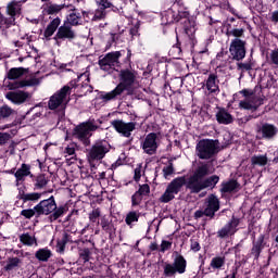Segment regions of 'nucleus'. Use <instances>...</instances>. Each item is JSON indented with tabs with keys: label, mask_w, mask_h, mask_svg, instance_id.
Instances as JSON below:
<instances>
[{
	"label": "nucleus",
	"mask_w": 278,
	"mask_h": 278,
	"mask_svg": "<svg viewBox=\"0 0 278 278\" xmlns=\"http://www.w3.org/2000/svg\"><path fill=\"white\" fill-rule=\"evenodd\" d=\"M238 227H240V218L232 215L229 222L217 231V238L225 240V238L236 236L238 233Z\"/></svg>",
	"instance_id": "ddd939ff"
},
{
	"label": "nucleus",
	"mask_w": 278,
	"mask_h": 278,
	"mask_svg": "<svg viewBox=\"0 0 278 278\" xmlns=\"http://www.w3.org/2000/svg\"><path fill=\"white\" fill-rule=\"evenodd\" d=\"M110 38L108 40L105 50L112 49V45H118V40H121V36H123V30L122 33H110L109 34Z\"/></svg>",
	"instance_id": "a18cd8bd"
},
{
	"label": "nucleus",
	"mask_w": 278,
	"mask_h": 278,
	"mask_svg": "<svg viewBox=\"0 0 278 278\" xmlns=\"http://www.w3.org/2000/svg\"><path fill=\"white\" fill-rule=\"evenodd\" d=\"M258 131L262 134V138L270 140L274 136H277L278 129L275 125L265 123L260 127Z\"/></svg>",
	"instance_id": "c85d7f7f"
},
{
	"label": "nucleus",
	"mask_w": 278,
	"mask_h": 278,
	"mask_svg": "<svg viewBox=\"0 0 278 278\" xmlns=\"http://www.w3.org/2000/svg\"><path fill=\"white\" fill-rule=\"evenodd\" d=\"M220 80L218 79V74L210 73L207 79L205 80V88L211 94H219L220 93Z\"/></svg>",
	"instance_id": "6ab92c4d"
},
{
	"label": "nucleus",
	"mask_w": 278,
	"mask_h": 278,
	"mask_svg": "<svg viewBox=\"0 0 278 278\" xmlns=\"http://www.w3.org/2000/svg\"><path fill=\"white\" fill-rule=\"evenodd\" d=\"M17 199L23 201V203H38L39 199H42V193L40 192H25V187L18 189Z\"/></svg>",
	"instance_id": "5701e85b"
},
{
	"label": "nucleus",
	"mask_w": 278,
	"mask_h": 278,
	"mask_svg": "<svg viewBox=\"0 0 278 278\" xmlns=\"http://www.w3.org/2000/svg\"><path fill=\"white\" fill-rule=\"evenodd\" d=\"M21 216H23L24 218H26L27 220H31V218H34V216L36 218H40V213L38 211V206L37 204L33 207V208H25L21 211Z\"/></svg>",
	"instance_id": "e433bc0d"
},
{
	"label": "nucleus",
	"mask_w": 278,
	"mask_h": 278,
	"mask_svg": "<svg viewBox=\"0 0 278 278\" xmlns=\"http://www.w3.org/2000/svg\"><path fill=\"white\" fill-rule=\"evenodd\" d=\"M25 73H27V70L25 67H12L7 73V79H10V81L21 79V77H23Z\"/></svg>",
	"instance_id": "72a5a7b5"
},
{
	"label": "nucleus",
	"mask_w": 278,
	"mask_h": 278,
	"mask_svg": "<svg viewBox=\"0 0 278 278\" xmlns=\"http://www.w3.org/2000/svg\"><path fill=\"white\" fill-rule=\"evenodd\" d=\"M12 220V216H10V213H3L1 217L2 223H10Z\"/></svg>",
	"instance_id": "774afa93"
},
{
	"label": "nucleus",
	"mask_w": 278,
	"mask_h": 278,
	"mask_svg": "<svg viewBox=\"0 0 278 278\" xmlns=\"http://www.w3.org/2000/svg\"><path fill=\"white\" fill-rule=\"evenodd\" d=\"M96 3L101 8L102 10H110L111 12H115L116 14H121V10H123V7L116 4L112 0H96Z\"/></svg>",
	"instance_id": "cd10ccee"
},
{
	"label": "nucleus",
	"mask_w": 278,
	"mask_h": 278,
	"mask_svg": "<svg viewBox=\"0 0 278 278\" xmlns=\"http://www.w3.org/2000/svg\"><path fill=\"white\" fill-rule=\"evenodd\" d=\"M68 97H71V87L66 85L50 97L48 102L49 110H58L61 105H66L68 103Z\"/></svg>",
	"instance_id": "9b49d317"
},
{
	"label": "nucleus",
	"mask_w": 278,
	"mask_h": 278,
	"mask_svg": "<svg viewBox=\"0 0 278 278\" xmlns=\"http://www.w3.org/2000/svg\"><path fill=\"white\" fill-rule=\"evenodd\" d=\"M119 83L110 92L101 91L99 99L103 103H110V101H116L123 92H126L127 97H131L135 92L134 84H136V70L125 68L121 70L118 74Z\"/></svg>",
	"instance_id": "f03ea898"
},
{
	"label": "nucleus",
	"mask_w": 278,
	"mask_h": 278,
	"mask_svg": "<svg viewBox=\"0 0 278 278\" xmlns=\"http://www.w3.org/2000/svg\"><path fill=\"white\" fill-rule=\"evenodd\" d=\"M112 146L105 140L96 141L89 150H87V162L91 168H97L99 162L110 153Z\"/></svg>",
	"instance_id": "39448f33"
},
{
	"label": "nucleus",
	"mask_w": 278,
	"mask_h": 278,
	"mask_svg": "<svg viewBox=\"0 0 278 278\" xmlns=\"http://www.w3.org/2000/svg\"><path fill=\"white\" fill-rule=\"evenodd\" d=\"M137 192L143 197H149V194H151V187L149 184L140 185Z\"/></svg>",
	"instance_id": "603ef678"
},
{
	"label": "nucleus",
	"mask_w": 278,
	"mask_h": 278,
	"mask_svg": "<svg viewBox=\"0 0 278 278\" xmlns=\"http://www.w3.org/2000/svg\"><path fill=\"white\" fill-rule=\"evenodd\" d=\"M226 36H232V38H238L240 40V38L244 37V28H233L231 27V24H228L226 29Z\"/></svg>",
	"instance_id": "4c0bfd02"
},
{
	"label": "nucleus",
	"mask_w": 278,
	"mask_h": 278,
	"mask_svg": "<svg viewBox=\"0 0 278 278\" xmlns=\"http://www.w3.org/2000/svg\"><path fill=\"white\" fill-rule=\"evenodd\" d=\"M81 18L86 21V23H89L92 21L93 12L92 11H81Z\"/></svg>",
	"instance_id": "680f3d73"
},
{
	"label": "nucleus",
	"mask_w": 278,
	"mask_h": 278,
	"mask_svg": "<svg viewBox=\"0 0 278 278\" xmlns=\"http://www.w3.org/2000/svg\"><path fill=\"white\" fill-rule=\"evenodd\" d=\"M225 256H215L211 260L210 266L214 270H222L225 266Z\"/></svg>",
	"instance_id": "79ce46f5"
},
{
	"label": "nucleus",
	"mask_w": 278,
	"mask_h": 278,
	"mask_svg": "<svg viewBox=\"0 0 278 278\" xmlns=\"http://www.w3.org/2000/svg\"><path fill=\"white\" fill-rule=\"evenodd\" d=\"M237 68L241 71V73H247L248 71H253V63L251 60L247 63H238Z\"/></svg>",
	"instance_id": "8fccbe9b"
},
{
	"label": "nucleus",
	"mask_w": 278,
	"mask_h": 278,
	"mask_svg": "<svg viewBox=\"0 0 278 278\" xmlns=\"http://www.w3.org/2000/svg\"><path fill=\"white\" fill-rule=\"evenodd\" d=\"M7 14L16 18V16L21 15V1L12 0L7 5Z\"/></svg>",
	"instance_id": "473e14b6"
},
{
	"label": "nucleus",
	"mask_w": 278,
	"mask_h": 278,
	"mask_svg": "<svg viewBox=\"0 0 278 278\" xmlns=\"http://www.w3.org/2000/svg\"><path fill=\"white\" fill-rule=\"evenodd\" d=\"M140 25L139 24H136L134 27H131L129 29V34L131 35V38L135 39V38H138V36H140Z\"/></svg>",
	"instance_id": "052dcab7"
},
{
	"label": "nucleus",
	"mask_w": 278,
	"mask_h": 278,
	"mask_svg": "<svg viewBox=\"0 0 278 278\" xmlns=\"http://www.w3.org/2000/svg\"><path fill=\"white\" fill-rule=\"evenodd\" d=\"M52 255L53 253L48 248H41L35 253V257L38 260V262H49Z\"/></svg>",
	"instance_id": "f704fd0d"
},
{
	"label": "nucleus",
	"mask_w": 278,
	"mask_h": 278,
	"mask_svg": "<svg viewBox=\"0 0 278 278\" xmlns=\"http://www.w3.org/2000/svg\"><path fill=\"white\" fill-rule=\"evenodd\" d=\"M90 254L89 248H78V255L84 262H90Z\"/></svg>",
	"instance_id": "de8ad7c7"
},
{
	"label": "nucleus",
	"mask_w": 278,
	"mask_h": 278,
	"mask_svg": "<svg viewBox=\"0 0 278 278\" xmlns=\"http://www.w3.org/2000/svg\"><path fill=\"white\" fill-rule=\"evenodd\" d=\"M20 242H22V244H24L25 247H34L37 240L36 237H31L29 232H26L20 236Z\"/></svg>",
	"instance_id": "c03bdc74"
},
{
	"label": "nucleus",
	"mask_w": 278,
	"mask_h": 278,
	"mask_svg": "<svg viewBox=\"0 0 278 278\" xmlns=\"http://www.w3.org/2000/svg\"><path fill=\"white\" fill-rule=\"evenodd\" d=\"M238 190H240V182L235 178H230L222 182L219 192H222V194H233V192H238Z\"/></svg>",
	"instance_id": "b1692460"
},
{
	"label": "nucleus",
	"mask_w": 278,
	"mask_h": 278,
	"mask_svg": "<svg viewBox=\"0 0 278 278\" xmlns=\"http://www.w3.org/2000/svg\"><path fill=\"white\" fill-rule=\"evenodd\" d=\"M142 199H144V195H141L138 191H136L131 195V207H138V205L142 203Z\"/></svg>",
	"instance_id": "09e8293b"
},
{
	"label": "nucleus",
	"mask_w": 278,
	"mask_h": 278,
	"mask_svg": "<svg viewBox=\"0 0 278 278\" xmlns=\"http://www.w3.org/2000/svg\"><path fill=\"white\" fill-rule=\"evenodd\" d=\"M53 35L54 37L52 39L55 41L58 47H60L65 40H67V42H73V40L77 38V33H75L73 26L67 24L62 25V20L60 17H54L52 21H50L43 30L42 40L49 41Z\"/></svg>",
	"instance_id": "7ed1b4c3"
},
{
	"label": "nucleus",
	"mask_w": 278,
	"mask_h": 278,
	"mask_svg": "<svg viewBox=\"0 0 278 278\" xmlns=\"http://www.w3.org/2000/svg\"><path fill=\"white\" fill-rule=\"evenodd\" d=\"M203 216H206L207 218H210V213H207V211L205 208L195 211L193 218L195 220H199V218H203Z\"/></svg>",
	"instance_id": "13d9d810"
},
{
	"label": "nucleus",
	"mask_w": 278,
	"mask_h": 278,
	"mask_svg": "<svg viewBox=\"0 0 278 278\" xmlns=\"http://www.w3.org/2000/svg\"><path fill=\"white\" fill-rule=\"evenodd\" d=\"M64 153H67V155H75V146L70 144L65 148Z\"/></svg>",
	"instance_id": "338daca9"
},
{
	"label": "nucleus",
	"mask_w": 278,
	"mask_h": 278,
	"mask_svg": "<svg viewBox=\"0 0 278 278\" xmlns=\"http://www.w3.org/2000/svg\"><path fill=\"white\" fill-rule=\"evenodd\" d=\"M245 100L239 102L241 110H250V112H257L260 105H264V98L255 96V91L251 89H243L239 91Z\"/></svg>",
	"instance_id": "9d476101"
},
{
	"label": "nucleus",
	"mask_w": 278,
	"mask_h": 278,
	"mask_svg": "<svg viewBox=\"0 0 278 278\" xmlns=\"http://www.w3.org/2000/svg\"><path fill=\"white\" fill-rule=\"evenodd\" d=\"M190 242L191 251H193L194 253H199V251H201V244L199 243V241L191 239Z\"/></svg>",
	"instance_id": "0e129e2a"
},
{
	"label": "nucleus",
	"mask_w": 278,
	"mask_h": 278,
	"mask_svg": "<svg viewBox=\"0 0 278 278\" xmlns=\"http://www.w3.org/2000/svg\"><path fill=\"white\" fill-rule=\"evenodd\" d=\"M111 125L115 131H117V134H122L124 138H131V131H136L135 122L125 123L123 119H114L111 122Z\"/></svg>",
	"instance_id": "4468645a"
},
{
	"label": "nucleus",
	"mask_w": 278,
	"mask_h": 278,
	"mask_svg": "<svg viewBox=\"0 0 278 278\" xmlns=\"http://www.w3.org/2000/svg\"><path fill=\"white\" fill-rule=\"evenodd\" d=\"M106 14L108 13L102 8L97 9L93 12L92 21H103V18H105Z\"/></svg>",
	"instance_id": "3c124183"
},
{
	"label": "nucleus",
	"mask_w": 278,
	"mask_h": 278,
	"mask_svg": "<svg viewBox=\"0 0 278 278\" xmlns=\"http://www.w3.org/2000/svg\"><path fill=\"white\" fill-rule=\"evenodd\" d=\"M97 129H99V126L94 125V119H89L78 124L73 129V137L76 138V140H79L84 147H90V138L92 137L91 131H97Z\"/></svg>",
	"instance_id": "0eeeda50"
},
{
	"label": "nucleus",
	"mask_w": 278,
	"mask_h": 278,
	"mask_svg": "<svg viewBox=\"0 0 278 278\" xmlns=\"http://www.w3.org/2000/svg\"><path fill=\"white\" fill-rule=\"evenodd\" d=\"M268 164V156L266 154L253 155L251 157V165L255 166H266Z\"/></svg>",
	"instance_id": "58836bf2"
},
{
	"label": "nucleus",
	"mask_w": 278,
	"mask_h": 278,
	"mask_svg": "<svg viewBox=\"0 0 278 278\" xmlns=\"http://www.w3.org/2000/svg\"><path fill=\"white\" fill-rule=\"evenodd\" d=\"M4 97L14 105H23V103H26V101H29V99H31V94L23 90L9 91L5 93Z\"/></svg>",
	"instance_id": "f3484780"
},
{
	"label": "nucleus",
	"mask_w": 278,
	"mask_h": 278,
	"mask_svg": "<svg viewBox=\"0 0 278 278\" xmlns=\"http://www.w3.org/2000/svg\"><path fill=\"white\" fill-rule=\"evenodd\" d=\"M177 42L169 49L168 55L174 60H179L181 58V42L179 41V36L176 33Z\"/></svg>",
	"instance_id": "c9c22d12"
},
{
	"label": "nucleus",
	"mask_w": 278,
	"mask_h": 278,
	"mask_svg": "<svg viewBox=\"0 0 278 278\" xmlns=\"http://www.w3.org/2000/svg\"><path fill=\"white\" fill-rule=\"evenodd\" d=\"M79 244V241H73V236L68 232H63L62 238L56 240V253L64 255L66 251V245L70 244Z\"/></svg>",
	"instance_id": "4be33fe9"
},
{
	"label": "nucleus",
	"mask_w": 278,
	"mask_h": 278,
	"mask_svg": "<svg viewBox=\"0 0 278 278\" xmlns=\"http://www.w3.org/2000/svg\"><path fill=\"white\" fill-rule=\"evenodd\" d=\"M212 175L210 164L202 163L188 179H186V176L174 178L167 185L165 192L161 195L159 201L161 203H170V201L175 199V194L181 192L184 186L190 190L191 194H199V192L207 190V188L214 190L218 181H220V177L218 175Z\"/></svg>",
	"instance_id": "f257e3e1"
},
{
	"label": "nucleus",
	"mask_w": 278,
	"mask_h": 278,
	"mask_svg": "<svg viewBox=\"0 0 278 278\" xmlns=\"http://www.w3.org/2000/svg\"><path fill=\"white\" fill-rule=\"evenodd\" d=\"M40 84V80L38 78H29V79H23V80H16L14 83L9 81L7 83L8 90H20V88H27L31 86H38Z\"/></svg>",
	"instance_id": "aec40b11"
},
{
	"label": "nucleus",
	"mask_w": 278,
	"mask_h": 278,
	"mask_svg": "<svg viewBox=\"0 0 278 278\" xmlns=\"http://www.w3.org/2000/svg\"><path fill=\"white\" fill-rule=\"evenodd\" d=\"M170 86L174 90H177L184 86V79L181 77H176L170 80Z\"/></svg>",
	"instance_id": "4d7b16f0"
},
{
	"label": "nucleus",
	"mask_w": 278,
	"mask_h": 278,
	"mask_svg": "<svg viewBox=\"0 0 278 278\" xmlns=\"http://www.w3.org/2000/svg\"><path fill=\"white\" fill-rule=\"evenodd\" d=\"M30 179L34 184V190H42L47 188L49 184V178L47 174H38V175H30Z\"/></svg>",
	"instance_id": "a878e982"
},
{
	"label": "nucleus",
	"mask_w": 278,
	"mask_h": 278,
	"mask_svg": "<svg viewBox=\"0 0 278 278\" xmlns=\"http://www.w3.org/2000/svg\"><path fill=\"white\" fill-rule=\"evenodd\" d=\"M31 165L23 163L15 173V181L20 184V181H25V177L31 178Z\"/></svg>",
	"instance_id": "bb28decb"
},
{
	"label": "nucleus",
	"mask_w": 278,
	"mask_h": 278,
	"mask_svg": "<svg viewBox=\"0 0 278 278\" xmlns=\"http://www.w3.org/2000/svg\"><path fill=\"white\" fill-rule=\"evenodd\" d=\"M166 16L170 17V20H167V23H190V12L186 9H179L177 15L175 12H168Z\"/></svg>",
	"instance_id": "412c9836"
},
{
	"label": "nucleus",
	"mask_w": 278,
	"mask_h": 278,
	"mask_svg": "<svg viewBox=\"0 0 278 278\" xmlns=\"http://www.w3.org/2000/svg\"><path fill=\"white\" fill-rule=\"evenodd\" d=\"M125 55V50L113 51L106 53L102 59H99L98 66L100 71L112 75L116 71V66H121V58Z\"/></svg>",
	"instance_id": "6e6552de"
},
{
	"label": "nucleus",
	"mask_w": 278,
	"mask_h": 278,
	"mask_svg": "<svg viewBox=\"0 0 278 278\" xmlns=\"http://www.w3.org/2000/svg\"><path fill=\"white\" fill-rule=\"evenodd\" d=\"M138 220H140V213L136 211H130L125 217V223L128 227H134V223H138Z\"/></svg>",
	"instance_id": "37998d69"
},
{
	"label": "nucleus",
	"mask_w": 278,
	"mask_h": 278,
	"mask_svg": "<svg viewBox=\"0 0 278 278\" xmlns=\"http://www.w3.org/2000/svg\"><path fill=\"white\" fill-rule=\"evenodd\" d=\"M268 247V236L261 233L257 239H253L252 241V248H251V256L254 257V260H260V255H262V252L264 249Z\"/></svg>",
	"instance_id": "2eb2a0df"
},
{
	"label": "nucleus",
	"mask_w": 278,
	"mask_h": 278,
	"mask_svg": "<svg viewBox=\"0 0 278 278\" xmlns=\"http://www.w3.org/2000/svg\"><path fill=\"white\" fill-rule=\"evenodd\" d=\"M14 23H16V17H5L3 13L0 12V27L2 29H10Z\"/></svg>",
	"instance_id": "ea45409f"
},
{
	"label": "nucleus",
	"mask_w": 278,
	"mask_h": 278,
	"mask_svg": "<svg viewBox=\"0 0 278 278\" xmlns=\"http://www.w3.org/2000/svg\"><path fill=\"white\" fill-rule=\"evenodd\" d=\"M101 217V208H94L89 213L90 223H97Z\"/></svg>",
	"instance_id": "864d4df0"
},
{
	"label": "nucleus",
	"mask_w": 278,
	"mask_h": 278,
	"mask_svg": "<svg viewBox=\"0 0 278 278\" xmlns=\"http://www.w3.org/2000/svg\"><path fill=\"white\" fill-rule=\"evenodd\" d=\"M37 205V211L39 212V216H48V219L51 223H55V220H60L67 212L68 205L61 204L58 206L55 202V197L51 195L46 200H41Z\"/></svg>",
	"instance_id": "20e7f679"
},
{
	"label": "nucleus",
	"mask_w": 278,
	"mask_h": 278,
	"mask_svg": "<svg viewBox=\"0 0 278 278\" xmlns=\"http://www.w3.org/2000/svg\"><path fill=\"white\" fill-rule=\"evenodd\" d=\"M229 53L236 62H242L247 58V40L235 38L229 46Z\"/></svg>",
	"instance_id": "f8f14e48"
},
{
	"label": "nucleus",
	"mask_w": 278,
	"mask_h": 278,
	"mask_svg": "<svg viewBox=\"0 0 278 278\" xmlns=\"http://www.w3.org/2000/svg\"><path fill=\"white\" fill-rule=\"evenodd\" d=\"M64 8H66V4H50L46 10V14L50 16L53 14H60Z\"/></svg>",
	"instance_id": "49530a36"
},
{
	"label": "nucleus",
	"mask_w": 278,
	"mask_h": 278,
	"mask_svg": "<svg viewBox=\"0 0 278 278\" xmlns=\"http://www.w3.org/2000/svg\"><path fill=\"white\" fill-rule=\"evenodd\" d=\"M157 134L155 132L148 134L141 144V149H143L147 155H155L157 153Z\"/></svg>",
	"instance_id": "dca6fc26"
},
{
	"label": "nucleus",
	"mask_w": 278,
	"mask_h": 278,
	"mask_svg": "<svg viewBox=\"0 0 278 278\" xmlns=\"http://www.w3.org/2000/svg\"><path fill=\"white\" fill-rule=\"evenodd\" d=\"M199 160H214L220 152L218 139H201L195 147Z\"/></svg>",
	"instance_id": "423d86ee"
},
{
	"label": "nucleus",
	"mask_w": 278,
	"mask_h": 278,
	"mask_svg": "<svg viewBox=\"0 0 278 278\" xmlns=\"http://www.w3.org/2000/svg\"><path fill=\"white\" fill-rule=\"evenodd\" d=\"M270 62H271V64H275V66H278V49L271 51Z\"/></svg>",
	"instance_id": "69168bd1"
},
{
	"label": "nucleus",
	"mask_w": 278,
	"mask_h": 278,
	"mask_svg": "<svg viewBox=\"0 0 278 278\" xmlns=\"http://www.w3.org/2000/svg\"><path fill=\"white\" fill-rule=\"evenodd\" d=\"M10 140H12V135H10V132L0 131V147H4Z\"/></svg>",
	"instance_id": "5fc2aeb1"
},
{
	"label": "nucleus",
	"mask_w": 278,
	"mask_h": 278,
	"mask_svg": "<svg viewBox=\"0 0 278 278\" xmlns=\"http://www.w3.org/2000/svg\"><path fill=\"white\" fill-rule=\"evenodd\" d=\"M175 173V167L173 166V161L168 162V166L163 167V175L164 177H170Z\"/></svg>",
	"instance_id": "6e6d98bb"
},
{
	"label": "nucleus",
	"mask_w": 278,
	"mask_h": 278,
	"mask_svg": "<svg viewBox=\"0 0 278 278\" xmlns=\"http://www.w3.org/2000/svg\"><path fill=\"white\" fill-rule=\"evenodd\" d=\"M174 261L173 264L166 263L164 266L165 277H175V275H184L186 268H188V261L179 252L175 251L173 253Z\"/></svg>",
	"instance_id": "1a4fd4ad"
},
{
	"label": "nucleus",
	"mask_w": 278,
	"mask_h": 278,
	"mask_svg": "<svg viewBox=\"0 0 278 278\" xmlns=\"http://www.w3.org/2000/svg\"><path fill=\"white\" fill-rule=\"evenodd\" d=\"M14 109L8 104L0 105V121H7L10 116H14Z\"/></svg>",
	"instance_id": "a19ab883"
},
{
	"label": "nucleus",
	"mask_w": 278,
	"mask_h": 278,
	"mask_svg": "<svg viewBox=\"0 0 278 278\" xmlns=\"http://www.w3.org/2000/svg\"><path fill=\"white\" fill-rule=\"evenodd\" d=\"M142 177V165H139L135 168L134 179L135 181H140Z\"/></svg>",
	"instance_id": "e2e57ef3"
},
{
	"label": "nucleus",
	"mask_w": 278,
	"mask_h": 278,
	"mask_svg": "<svg viewBox=\"0 0 278 278\" xmlns=\"http://www.w3.org/2000/svg\"><path fill=\"white\" fill-rule=\"evenodd\" d=\"M205 211L208 214V218H214L216 216V212L220 210V200L214 193H211L205 200Z\"/></svg>",
	"instance_id": "a211bd4d"
},
{
	"label": "nucleus",
	"mask_w": 278,
	"mask_h": 278,
	"mask_svg": "<svg viewBox=\"0 0 278 278\" xmlns=\"http://www.w3.org/2000/svg\"><path fill=\"white\" fill-rule=\"evenodd\" d=\"M23 264V260L17 256L9 257L7 261V265L3 267L5 273H12V270H18L21 265Z\"/></svg>",
	"instance_id": "2f4dec72"
},
{
	"label": "nucleus",
	"mask_w": 278,
	"mask_h": 278,
	"mask_svg": "<svg viewBox=\"0 0 278 278\" xmlns=\"http://www.w3.org/2000/svg\"><path fill=\"white\" fill-rule=\"evenodd\" d=\"M70 12H72L67 15L70 26L77 27V25H81V13L77 12V9L73 5H70Z\"/></svg>",
	"instance_id": "7c9ffc66"
},
{
	"label": "nucleus",
	"mask_w": 278,
	"mask_h": 278,
	"mask_svg": "<svg viewBox=\"0 0 278 278\" xmlns=\"http://www.w3.org/2000/svg\"><path fill=\"white\" fill-rule=\"evenodd\" d=\"M100 225L102 227V231L112 236V233H116V226H114V222L110 216L104 215L101 217Z\"/></svg>",
	"instance_id": "c756f323"
},
{
	"label": "nucleus",
	"mask_w": 278,
	"mask_h": 278,
	"mask_svg": "<svg viewBox=\"0 0 278 278\" xmlns=\"http://www.w3.org/2000/svg\"><path fill=\"white\" fill-rule=\"evenodd\" d=\"M215 117L219 125H231V123H233V115L225 108H220Z\"/></svg>",
	"instance_id": "393cba45"
},
{
	"label": "nucleus",
	"mask_w": 278,
	"mask_h": 278,
	"mask_svg": "<svg viewBox=\"0 0 278 278\" xmlns=\"http://www.w3.org/2000/svg\"><path fill=\"white\" fill-rule=\"evenodd\" d=\"M172 247H173V242L162 240L160 251L161 253H166V251L170 250Z\"/></svg>",
	"instance_id": "bf43d9fd"
}]
</instances>
